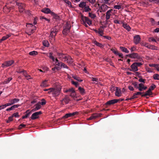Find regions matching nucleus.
Listing matches in <instances>:
<instances>
[{"label":"nucleus","mask_w":159,"mask_h":159,"mask_svg":"<svg viewBox=\"0 0 159 159\" xmlns=\"http://www.w3.org/2000/svg\"><path fill=\"white\" fill-rule=\"evenodd\" d=\"M153 78L155 80H159V75L157 74L154 75Z\"/></svg>","instance_id":"obj_38"},{"label":"nucleus","mask_w":159,"mask_h":159,"mask_svg":"<svg viewBox=\"0 0 159 159\" xmlns=\"http://www.w3.org/2000/svg\"><path fill=\"white\" fill-rule=\"evenodd\" d=\"M130 67L131 69L130 70L131 71H138V67L134 63Z\"/></svg>","instance_id":"obj_19"},{"label":"nucleus","mask_w":159,"mask_h":159,"mask_svg":"<svg viewBox=\"0 0 159 159\" xmlns=\"http://www.w3.org/2000/svg\"><path fill=\"white\" fill-rule=\"evenodd\" d=\"M71 92L72 93H75V92L74 89L73 88L70 89L66 91V92Z\"/></svg>","instance_id":"obj_43"},{"label":"nucleus","mask_w":159,"mask_h":159,"mask_svg":"<svg viewBox=\"0 0 159 159\" xmlns=\"http://www.w3.org/2000/svg\"><path fill=\"white\" fill-rule=\"evenodd\" d=\"M120 49L123 52L126 53H128L129 52V50L126 48L123 47H120Z\"/></svg>","instance_id":"obj_28"},{"label":"nucleus","mask_w":159,"mask_h":159,"mask_svg":"<svg viewBox=\"0 0 159 159\" xmlns=\"http://www.w3.org/2000/svg\"><path fill=\"white\" fill-rule=\"evenodd\" d=\"M20 101V99L18 98H14L12 99H11L10 100L9 102H11V104L12 105L16 103L17 102H18Z\"/></svg>","instance_id":"obj_23"},{"label":"nucleus","mask_w":159,"mask_h":159,"mask_svg":"<svg viewBox=\"0 0 159 159\" xmlns=\"http://www.w3.org/2000/svg\"><path fill=\"white\" fill-rule=\"evenodd\" d=\"M26 125H25L23 124H21L19 126L18 129H21L22 128H24L26 127Z\"/></svg>","instance_id":"obj_49"},{"label":"nucleus","mask_w":159,"mask_h":159,"mask_svg":"<svg viewBox=\"0 0 159 159\" xmlns=\"http://www.w3.org/2000/svg\"><path fill=\"white\" fill-rule=\"evenodd\" d=\"M78 90L81 95H83L85 94V90L83 88H82L81 87H79L78 88Z\"/></svg>","instance_id":"obj_22"},{"label":"nucleus","mask_w":159,"mask_h":159,"mask_svg":"<svg viewBox=\"0 0 159 159\" xmlns=\"http://www.w3.org/2000/svg\"><path fill=\"white\" fill-rule=\"evenodd\" d=\"M145 79H143L142 78H140L139 79V81L140 82H143V83H145Z\"/></svg>","instance_id":"obj_61"},{"label":"nucleus","mask_w":159,"mask_h":159,"mask_svg":"<svg viewBox=\"0 0 159 159\" xmlns=\"http://www.w3.org/2000/svg\"><path fill=\"white\" fill-rule=\"evenodd\" d=\"M119 99H114L111 100H109L107 101L106 103L105 104L107 106L110 105H113L115 103L117 102Z\"/></svg>","instance_id":"obj_8"},{"label":"nucleus","mask_w":159,"mask_h":159,"mask_svg":"<svg viewBox=\"0 0 159 159\" xmlns=\"http://www.w3.org/2000/svg\"><path fill=\"white\" fill-rule=\"evenodd\" d=\"M18 114L19 113L18 112H16L13 114L12 116L13 117H19V115Z\"/></svg>","instance_id":"obj_48"},{"label":"nucleus","mask_w":159,"mask_h":159,"mask_svg":"<svg viewBox=\"0 0 159 159\" xmlns=\"http://www.w3.org/2000/svg\"><path fill=\"white\" fill-rule=\"evenodd\" d=\"M62 63H63V62H61V61H59V62H58L57 63H56V65L58 66H59L61 67V66L62 65Z\"/></svg>","instance_id":"obj_58"},{"label":"nucleus","mask_w":159,"mask_h":159,"mask_svg":"<svg viewBox=\"0 0 159 159\" xmlns=\"http://www.w3.org/2000/svg\"><path fill=\"white\" fill-rule=\"evenodd\" d=\"M156 87V85H154V84H152L151 86H150L149 89H150V90L151 91L152 90H153Z\"/></svg>","instance_id":"obj_46"},{"label":"nucleus","mask_w":159,"mask_h":159,"mask_svg":"<svg viewBox=\"0 0 159 159\" xmlns=\"http://www.w3.org/2000/svg\"><path fill=\"white\" fill-rule=\"evenodd\" d=\"M149 42L153 41V42H156V40L154 38H153V37H150L149 39Z\"/></svg>","instance_id":"obj_56"},{"label":"nucleus","mask_w":159,"mask_h":159,"mask_svg":"<svg viewBox=\"0 0 159 159\" xmlns=\"http://www.w3.org/2000/svg\"><path fill=\"white\" fill-rule=\"evenodd\" d=\"M134 63L136 65V66H137V67H138V66H141V65H142L143 64L142 63H141V62H134Z\"/></svg>","instance_id":"obj_54"},{"label":"nucleus","mask_w":159,"mask_h":159,"mask_svg":"<svg viewBox=\"0 0 159 159\" xmlns=\"http://www.w3.org/2000/svg\"><path fill=\"white\" fill-rule=\"evenodd\" d=\"M149 66L150 67H153L155 68H157L158 66H159L158 64H149Z\"/></svg>","instance_id":"obj_42"},{"label":"nucleus","mask_w":159,"mask_h":159,"mask_svg":"<svg viewBox=\"0 0 159 159\" xmlns=\"http://www.w3.org/2000/svg\"><path fill=\"white\" fill-rule=\"evenodd\" d=\"M132 84L134 86L135 88H136L137 89H138L139 86H138V84L137 82H133L132 83Z\"/></svg>","instance_id":"obj_47"},{"label":"nucleus","mask_w":159,"mask_h":159,"mask_svg":"<svg viewBox=\"0 0 159 159\" xmlns=\"http://www.w3.org/2000/svg\"><path fill=\"white\" fill-rule=\"evenodd\" d=\"M67 55L61 53H58L57 54L59 58L61 60L63 61H64V60H66Z\"/></svg>","instance_id":"obj_7"},{"label":"nucleus","mask_w":159,"mask_h":159,"mask_svg":"<svg viewBox=\"0 0 159 159\" xmlns=\"http://www.w3.org/2000/svg\"><path fill=\"white\" fill-rule=\"evenodd\" d=\"M53 18L56 20H58L60 19V17L56 14L53 16Z\"/></svg>","instance_id":"obj_50"},{"label":"nucleus","mask_w":159,"mask_h":159,"mask_svg":"<svg viewBox=\"0 0 159 159\" xmlns=\"http://www.w3.org/2000/svg\"><path fill=\"white\" fill-rule=\"evenodd\" d=\"M86 6V3L85 2H82L80 3L79 5V6L80 7L83 8Z\"/></svg>","instance_id":"obj_32"},{"label":"nucleus","mask_w":159,"mask_h":159,"mask_svg":"<svg viewBox=\"0 0 159 159\" xmlns=\"http://www.w3.org/2000/svg\"><path fill=\"white\" fill-rule=\"evenodd\" d=\"M14 62V61L12 60L6 61L2 65V67H7L12 64Z\"/></svg>","instance_id":"obj_6"},{"label":"nucleus","mask_w":159,"mask_h":159,"mask_svg":"<svg viewBox=\"0 0 159 159\" xmlns=\"http://www.w3.org/2000/svg\"><path fill=\"white\" fill-rule=\"evenodd\" d=\"M152 94V92L150 90V89H148V90L144 94L142 95H141L142 97H145L148 95H151Z\"/></svg>","instance_id":"obj_20"},{"label":"nucleus","mask_w":159,"mask_h":159,"mask_svg":"<svg viewBox=\"0 0 159 159\" xmlns=\"http://www.w3.org/2000/svg\"><path fill=\"white\" fill-rule=\"evenodd\" d=\"M102 114H93L88 119V120H91L93 119H95L98 117L100 116Z\"/></svg>","instance_id":"obj_13"},{"label":"nucleus","mask_w":159,"mask_h":159,"mask_svg":"<svg viewBox=\"0 0 159 159\" xmlns=\"http://www.w3.org/2000/svg\"><path fill=\"white\" fill-rule=\"evenodd\" d=\"M140 38L139 35H137L134 37V42L135 44H137L139 43L140 41Z\"/></svg>","instance_id":"obj_14"},{"label":"nucleus","mask_w":159,"mask_h":159,"mask_svg":"<svg viewBox=\"0 0 159 159\" xmlns=\"http://www.w3.org/2000/svg\"><path fill=\"white\" fill-rule=\"evenodd\" d=\"M123 27L125 29H126L128 31H129L131 28L130 26L128 25L127 24L123 23Z\"/></svg>","instance_id":"obj_25"},{"label":"nucleus","mask_w":159,"mask_h":159,"mask_svg":"<svg viewBox=\"0 0 159 159\" xmlns=\"http://www.w3.org/2000/svg\"><path fill=\"white\" fill-rule=\"evenodd\" d=\"M149 2H154L155 3H158L159 2V0H149Z\"/></svg>","instance_id":"obj_57"},{"label":"nucleus","mask_w":159,"mask_h":159,"mask_svg":"<svg viewBox=\"0 0 159 159\" xmlns=\"http://www.w3.org/2000/svg\"><path fill=\"white\" fill-rule=\"evenodd\" d=\"M138 95H137L136 93H134L133 95L131 97V99H134L135 98H138Z\"/></svg>","instance_id":"obj_45"},{"label":"nucleus","mask_w":159,"mask_h":159,"mask_svg":"<svg viewBox=\"0 0 159 159\" xmlns=\"http://www.w3.org/2000/svg\"><path fill=\"white\" fill-rule=\"evenodd\" d=\"M116 55H118L121 58H123V54L121 53H120L119 52H118V53L116 54Z\"/></svg>","instance_id":"obj_63"},{"label":"nucleus","mask_w":159,"mask_h":159,"mask_svg":"<svg viewBox=\"0 0 159 159\" xmlns=\"http://www.w3.org/2000/svg\"><path fill=\"white\" fill-rule=\"evenodd\" d=\"M71 117V113L66 114L62 118L63 119H66L68 118L69 117Z\"/></svg>","instance_id":"obj_33"},{"label":"nucleus","mask_w":159,"mask_h":159,"mask_svg":"<svg viewBox=\"0 0 159 159\" xmlns=\"http://www.w3.org/2000/svg\"><path fill=\"white\" fill-rule=\"evenodd\" d=\"M91 80L93 81H95L96 82H98V78H95L93 77H92L91 78Z\"/></svg>","instance_id":"obj_53"},{"label":"nucleus","mask_w":159,"mask_h":159,"mask_svg":"<svg viewBox=\"0 0 159 159\" xmlns=\"http://www.w3.org/2000/svg\"><path fill=\"white\" fill-rule=\"evenodd\" d=\"M36 107L33 109V111H34L40 109L41 107V104L39 102L35 105Z\"/></svg>","instance_id":"obj_24"},{"label":"nucleus","mask_w":159,"mask_h":159,"mask_svg":"<svg viewBox=\"0 0 159 159\" xmlns=\"http://www.w3.org/2000/svg\"><path fill=\"white\" fill-rule=\"evenodd\" d=\"M16 5L18 6L19 11L20 13L23 12L25 10V4L22 2H16Z\"/></svg>","instance_id":"obj_4"},{"label":"nucleus","mask_w":159,"mask_h":159,"mask_svg":"<svg viewBox=\"0 0 159 159\" xmlns=\"http://www.w3.org/2000/svg\"><path fill=\"white\" fill-rule=\"evenodd\" d=\"M63 67L64 68H66L67 69H68V67L65 65L64 63H62V65L61 66V67Z\"/></svg>","instance_id":"obj_62"},{"label":"nucleus","mask_w":159,"mask_h":159,"mask_svg":"<svg viewBox=\"0 0 159 159\" xmlns=\"http://www.w3.org/2000/svg\"><path fill=\"white\" fill-rule=\"evenodd\" d=\"M47 80H46L43 81L41 84V86L43 87H47L48 85L47 83Z\"/></svg>","instance_id":"obj_26"},{"label":"nucleus","mask_w":159,"mask_h":159,"mask_svg":"<svg viewBox=\"0 0 159 159\" xmlns=\"http://www.w3.org/2000/svg\"><path fill=\"white\" fill-rule=\"evenodd\" d=\"M70 101V99L68 96H66L61 101V104L64 105V103L67 104Z\"/></svg>","instance_id":"obj_12"},{"label":"nucleus","mask_w":159,"mask_h":159,"mask_svg":"<svg viewBox=\"0 0 159 159\" xmlns=\"http://www.w3.org/2000/svg\"><path fill=\"white\" fill-rule=\"evenodd\" d=\"M144 85L143 84L140 83L139 84L138 89L140 91H142L143 90V87Z\"/></svg>","instance_id":"obj_30"},{"label":"nucleus","mask_w":159,"mask_h":159,"mask_svg":"<svg viewBox=\"0 0 159 159\" xmlns=\"http://www.w3.org/2000/svg\"><path fill=\"white\" fill-rule=\"evenodd\" d=\"M25 113H26V114L25 116H22V119H25L28 117L30 114L31 111H29V110H28L26 111Z\"/></svg>","instance_id":"obj_27"},{"label":"nucleus","mask_w":159,"mask_h":159,"mask_svg":"<svg viewBox=\"0 0 159 159\" xmlns=\"http://www.w3.org/2000/svg\"><path fill=\"white\" fill-rule=\"evenodd\" d=\"M102 2L105 4H109L111 1V0H102Z\"/></svg>","instance_id":"obj_40"},{"label":"nucleus","mask_w":159,"mask_h":159,"mask_svg":"<svg viewBox=\"0 0 159 159\" xmlns=\"http://www.w3.org/2000/svg\"><path fill=\"white\" fill-rule=\"evenodd\" d=\"M108 7L105 4L102 5L100 8V12H105L108 9Z\"/></svg>","instance_id":"obj_18"},{"label":"nucleus","mask_w":159,"mask_h":159,"mask_svg":"<svg viewBox=\"0 0 159 159\" xmlns=\"http://www.w3.org/2000/svg\"><path fill=\"white\" fill-rule=\"evenodd\" d=\"M70 25L67 23L65 26L64 27V29L62 31L63 34L66 36L67 35L68 33L70 32Z\"/></svg>","instance_id":"obj_1"},{"label":"nucleus","mask_w":159,"mask_h":159,"mask_svg":"<svg viewBox=\"0 0 159 159\" xmlns=\"http://www.w3.org/2000/svg\"><path fill=\"white\" fill-rule=\"evenodd\" d=\"M8 4L6 5L3 7V9L4 11L5 12H9L11 10L13 9V7L8 6Z\"/></svg>","instance_id":"obj_11"},{"label":"nucleus","mask_w":159,"mask_h":159,"mask_svg":"<svg viewBox=\"0 0 159 159\" xmlns=\"http://www.w3.org/2000/svg\"><path fill=\"white\" fill-rule=\"evenodd\" d=\"M101 36H103V34H104V30H101L100 29H98V33Z\"/></svg>","instance_id":"obj_39"},{"label":"nucleus","mask_w":159,"mask_h":159,"mask_svg":"<svg viewBox=\"0 0 159 159\" xmlns=\"http://www.w3.org/2000/svg\"><path fill=\"white\" fill-rule=\"evenodd\" d=\"M131 58H134V59H141L140 56L138 54L136 53H133L131 54Z\"/></svg>","instance_id":"obj_17"},{"label":"nucleus","mask_w":159,"mask_h":159,"mask_svg":"<svg viewBox=\"0 0 159 159\" xmlns=\"http://www.w3.org/2000/svg\"><path fill=\"white\" fill-rule=\"evenodd\" d=\"M94 43L95 44L101 48H103V45L101 43H99L96 41H95L94 42Z\"/></svg>","instance_id":"obj_34"},{"label":"nucleus","mask_w":159,"mask_h":159,"mask_svg":"<svg viewBox=\"0 0 159 159\" xmlns=\"http://www.w3.org/2000/svg\"><path fill=\"white\" fill-rule=\"evenodd\" d=\"M79 114V112L76 111L73 113H71V117L74 116L75 115H78Z\"/></svg>","instance_id":"obj_55"},{"label":"nucleus","mask_w":159,"mask_h":159,"mask_svg":"<svg viewBox=\"0 0 159 159\" xmlns=\"http://www.w3.org/2000/svg\"><path fill=\"white\" fill-rule=\"evenodd\" d=\"M67 61L68 64H71L73 62L72 59L71 57L69 55L67 56L66 60H64V61Z\"/></svg>","instance_id":"obj_15"},{"label":"nucleus","mask_w":159,"mask_h":159,"mask_svg":"<svg viewBox=\"0 0 159 159\" xmlns=\"http://www.w3.org/2000/svg\"><path fill=\"white\" fill-rule=\"evenodd\" d=\"M41 11L44 13L48 14L50 13L51 10L48 8H44L42 9Z\"/></svg>","instance_id":"obj_21"},{"label":"nucleus","mask_w":159,"mask_h":159,"mask_svg":"<svg viewBox=\"0 0 159 159\" xmlns=\"http://www.w3.org/2000/svg\"><path fill=\"white\" fill-rule=\"evenodd\" d=\"M20 105H14L11 106L13 110L15 108H17L19 106H20Z\"/></svg>","instance_id":"obj_59"},{"label":"nucleus","mask_w":159,"mask_h":159,"mask_svg":"<svg viewBox=\"0 0 159 159\" xmlns=\"http://www.w3.org/2000/svg\"><path fill=\"white\" fill-rule=\"evenodd\" d=\"M81 21L83 22L87 23L89 25H90L92 24V21L88 17L84 16L81 13H80Z\"/></svg>","instance_id":"obj_2"},{"label":"nucleus","mask_w":159,"mask_h":159,"mask_svg":"<svg viewBox=\"0 0 159 159\" xmlns=\"http://www.w3.org/2000/svg\"><path fill=\"white\" fill-rule=\"evenodd\" d=\"M43 46L48 47L49 45V43L47 40H43Z\"/></svg>","instance_id":"obj_36"},{"label":"nucleus","mask_w":159,"mask_h":159,"mask_svg":"<svg viewBox=\"0 0 159 159\" xmlns=\"http://www.w3.org/2000/svg\"><path fill=\"white\" fill-rule=\"evenodd\" d=\"M91 11V9L90 8L89 6H85L84 7V11L85 12H89Z\"/></svg>","instance_id":"obj_35"},{"label":"nucleus","mask_w":159,"mask_h":159,"mask_svg":"<svg viewBox=\"0 0 159 159\" xmlns=\"http://www.w3.org/2000/svg\"><path fill=\"white\" fill-rule=\"evenodd\" d=\"M111 50L116 55L118 52L117 50H115L113 48L111 49Z\"/></svg>","instance_id":"obj_60"},{"label":"nucleus","mask_w":159,"mask_h":159,"mask_svg":"<svg viewBox=\"0 0 159 159\" xmlns=\"http://www.w3.org/2000/svg\"><path fill=\"white\" fill-rule=\"evenodd\" d=\"M42 113L41 111L35 112L32 114L31 117L32 120L35 119L38 117V116Z\"/></svg>","instance_id":"obj_10"},{"label":"nucleus","mask_w":159,"mask_h":159,"mask_svg":"<svg viewBox=\"0 0 159 159\" xmlns=\"http://www.w3.org/2000/svg\"><path fill=\"white\" fill-rule=\"evenodd\" d=\"M121 6L120 5H115L114 7V8L116 9H119L121 8Z\"/></svg>","instance_id":"obj_52"},{"label":"nucleus","mask_w":159,"mask_h":159,"mask_svg":"<svg viewBox=\"0 0 159 159\" xmlns=\"http://www.w3.org/2000/svg\"><path fill=\"white\" fill-rule=\"evenodd\" d=\"M72 78H73L75 80H76L81 82L83 80H81L80 79V77L78 76H77L76 75H74L72 76Z\"/></svg>","instance_id":"obj_29"},{"label":"nucleus","mask_w":159,"mask_h":159,"mask_svg":"<svg viewBox=\"0 0 159 159\" xmlns=\"http://www.w3.org/2000/svg\"><path fill=\"white\" fill-rule=\"evenodd\" d=\"M25 12L26 14H27L28 16H30L31 14L30 12V11L29 10L25 11Z\"/></svg>","instance_id":"obj_64"},{"label":"nucleus","mask_w":159,"mask_h":159,"mask_svg":"<svg viewBox=\"0 0 159 159\" xmlns=\"http://www.w3.org/2000/svg\"><path fill=\"white\" fill-rule=\"evenodd\" d=\"M113 90H116L115 94L116 96L117 97H120L121 96V91L120 89L118 87H116L115 88H113Z\"/></svg>","instance_id":"obj_9"},{"label":"nucleus","mask_w":159,"mask_h":159,"mask_svg":"<svg viewBox=\"0 0 159 159\" xmlns=\"http://www.w3.org/2000/svg\"><path fill=\"white\" fill-rule=\"evenodd\" d=\"M89 16L92 19H94L96 16L94 14L92 13H91L89 12Z\"/></svg>","instance_id":"obj_41"},{"label":"nucleus","mask_w":159,"mask_h":159,"mask_svg":"<svg viewBox=\"0 0 159 159\" xmlns=\"http://www.w3.org/2000/svg\"><path fill=\"white\" fill-rule=\"evenodd\" d=\"M11 34H7L5 36H3L2 39H1V40H2L3 41H4L6 40L9 37H11Z\"/></svg>","instance_id":"obj_31"},{"label":"nucleus","mask_w":159,"mask_h":159,"mask_svg":"<svg viewBox=\"0 0 159 159\" xmlns=\"http://www.w3.org/2000/svg\"><path fill=\"white\" fill-rule=\"evenodd\" d=\"M112 11V9H111L108 10L106 13V21H108V20L110 19V16L111 15V13Z\"/></svg>","instance_id":"obj_16"},{"label":"nucleus","mask_w":159,"mask_h":159,"mask_svg":"<svg viewBox=\"0 0 159 159\" xmlns=\"http://www.w3.org/2000/svg\"><path fill=\"white\" fill-rule=\"evenodd\" d=\"M71 83L72 84L74 85L76 87H77L78 85V83L77 82H75L73 80L71 81Z\"/></svg>","instance_id":"obj_51"},{"label":"nucleus","mask_w":159,"mask_h":159,"mask_svg":"<svg viewBox=\"0 0 159 159\" xmlns=\"http://www.w3.org/2000/svg\"><path fill=\"white\" fill-rule=\"evenodd\" d=\"M39 103H40V104L43 105L46 104V102L45 99H42L41 100V102H39Z\"/></svg>","instance_id":"obj_44"},{"label":"nucleus","mask_w":159,"mask_h":159,"mask_svg":"<svg viewBox=\"0 0 159 159\" xmlns=\"http://www.w3.org/2000/svg\"><path fill=\"white\" fill-rule=\"evenodd\" d=\"M37 54L38 52L36 51H33L29 53V54L31 56H35Z\"/></svg>","instance_id":"obj_37"},{"label":"nucleus","mask_w":159,"mask_h":159,"mask_svg":"<svg viewBox=\"0 0 159 159\" xmlns=\"http://www.w3.org/2000/svg\"><path fill=\"white\" fill-rule=\"evenodd\" d=\"M58 31V28H56V26H55L51 29V33L49 36L50 39L54 38V37L56 35Z\"/></svg>","instance_id":"obj_3"},{"label":"nucleus","mask_w":159,"mask_h":159,"mask_svg":"<svg viewBox=\"0 0 159 159\" xmlns=\"http://www.w3.org/2000/svg\"><path fill=\"white\" fill-rule=\"evenodd\" d=\"M61 89H54L52 88V94L53 95L54 97H56L58 96L60 93Z\"/></svg>","instance_id":"obj_5"}]
</instances>
